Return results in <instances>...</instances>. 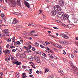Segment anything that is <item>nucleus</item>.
<instances>
[{"label":"nucleus","mask_w":78,"mask_h":78,"mask_svg":"<svg viewBox=\"0 0 78 78\" xmlns=\"http://www.w3.org/2000/svg\"><path fill=\"white\" fill-rule=\"evenodd\" d=\"M45 48L46 49V50H48V51L50 50V48H49L48 47H46Z\"/></svg>","instance_id":"e433bc0d"},{"label":"nucleus","mask_w":78,"mask_h":78,"mask_svg":"<svg viewBox=\"0 0 78 78\" xmlns=\"http://www.w3.org/2000/svg\"><path fill=\"white\" fill-rule=\"evenodd\" d=\"M28 59L29 61H33V58L32 56H30L29 58H28Z\"/></svg>","instance_id":"dca6fc26"},{"label":"nucleus","mask_w":78,"mask_h":78,"mask_svg":"<svg viewBox=\"0 0 78 78\" xmlns=\"http://www.w3.org/2000/svg\"><path fill=\"white\" fill-rule=\"evenodd\" d=\"M15 48V47L14 46H10L11 48Z\"/></svg>","instance_id":"58836bf2"},{"label":"nucleus","mask_w":78,"mask_h":78,"mask_svg":"<svg viewBox=\"0 0 78 78\" xmlns=\"http://www.w3.org/2000/svg\"><path fill=\"white\" fill-rule=\"evenodd\" d=\"M69 64H70L73 65V63H72V61H71L70 62Z\"/></svg>","instance_id":"bf43d9fd"},{"label":"nucleus","mask_w":78,"mask_h":78,"mask_svg":"<svg viewBox=\"0 0 78 78\" xmlns=\"http://www.w3.org/2000/svg\"><path fill=\"white\" fill-rule=\"evenodd\" d=\"M40 46L41 47V48H45V47H44L41 45H40Z\"/></svg>","instance_id":"ea45409f"},{"label":"nucleus","mask_w":78,"mask_h":78,"mask_svg":"<svg viewBox=\"0 0 78 78\" xmlns=\"http://www.w3.org/2000/svg\"><path fill=\"white\" fill-rule=\"evenodd\" d=\"M5 51V55H7V54L10 51H9V50H8L6 49Z\"/></svg>","instance_id":"f3484780"},{"label":"nucleus","mask_w":78,"mask_h":78,"mask_svg":"<svg viewBox=\"0 0 78 78\" xmlns=\"http://www.w3.org/2000/svg\"><path fill=\"white\" fill-rule=\"evenodd\" d=\"M12 42L13 43V42H15V41L16 40V38H15V37H14V36H13V37H12Z\"/></svg>","instance_id":"2eb2a0df"},{"label":"nucleus","mask_w":78,"mask_h":78,"mask_svg":"<svg viewBox=\"0 0 78 78\" xmlns=\"http://www.w3.org/2000/svg\"><path fill=\"white\" fill-rule=\"evenodd\" d=\"M28 39H29V40H32V38H31V37H28Z\"/></svg>","instance_id":"de8ad7c7"},{"label":"nucleus","mask_w":78,"mask_h":78,"mask_svg":"<svg viewBox=\"0 0 78 78\" xmlns=\"http://www.w3.org/2000/svg\"><path fill=\"white\" fill-rule=\"evenodd\" d=\"M16 51V50L15 49H13L12 50V51L13 52H15Z\"/></svg>","instance_id":"79ce46f5"},{"label":"nucleus","mask_w":78,"mask_h":78,"mask_svg":"<svg viewBox=\"0 0 78 78\" xmlns=\"http://www.w3.org/2000/svg\"><path fill=\"white\" fill-rule=\"evenodd\" d=\"M59 42L60 44H62V45H66L67 43L66 41H60Z\"/></svg>","instance_id":"ddd939ff"},{"label":"nucleus","mask_w":78,"mask_h":78,"mask_svg":"<svg viewBox=\"0 0 78 78\" xmlns=\"http://www.w3.org/2000/svg\"><path fill=\"white\" fill-rule=\"evenodd\" d=\"M32 50L34 51H35V50H36V49L34 48V47H33Z\"/></svg>","instance_id":"37998d69"},{"label":"nucleus","mask_w":78,"mask_h":78,"mask_svg":"<svg viewBox=\"0 0 78 78\" xmlns=\"http://www.w3.org/2000/svg\"><path fill=\"white\" fill-rule=\"evenodd\" d=\"M18 5L19 6H20V7H21V5L20 4V2H18Z\"/></svg>","instance_id":"473e14b6"},{"label":"nucleus","mask_w":78,"mask_h":78,"mask_svg":"<svg viewBox=\"0 0 78 78\" xmlns=\"http://www.w3.org/2000/svg\"><path fill=\"white\" fill-rule=\"evenodd\" d=\"M32 66L33 68H34V69H36V67H35V66L34 64L32 65Z\"/></svg>","instance_id":"a18cd8bd"},{"label":"nucleus","mask_w":78,"mask_h":78,"mask_svg":"<svg viewBox=\"0 0 78 78\" xmlns=\"http://www.w3.org/2000/svg\"><path fill=\"white\" fill-rule=\"evenodd\" d=\"M36 73H37V74H39L40 73L39 72V71L38 70H37L36 71Z\"/></svg>","instance_id":"3c124183"},{"label":"nucleus","mask_w":78,"mask_h":78,"mask_svg":"<svg viewBox=\"0 0 78 78\" xmlns=\"http://www.w3.org/2000/svg\"><path fill=\"white\" fill-rule=\"evenodd\" d=\"M4 16H5V15L3 13H1V17H4Z\"/></svg>","instance_id":"a878e982"},{"label":"nucleus","mask_w":78,"mask_h":78,"mask_svg":"<svg viewBox=\"0 0 78 78\" xmlns=\"http://www.w3.org/2000/svg\"><path fill=\"white\" fill-rule=\"evenodd\" d=\"M58 72L60 73V74L61 75V76L63 75V74H64V72L63 71V70L58 69Z\"/></svg>","instance_id":"f8f14e48"},{"label":"nucleus","mask_w":78,"mask_h":78,"mask_svg":"<svg viewBox=\"0 0 78 78\" xmlns=\"http://www.w3.org/2000/svg\"><path fill=\"white\" fill-rule=\"evenodd\" d=\"M16 44H19V45H20V44H21L20 42L19 41H17L16 42Z\"/></svg>","instance_id":"bb28decb"},{"label":"nucleus","mask_w":78,"mask_h":78,"mask_svg":"<svg viewBox=\"0 0 78 78\" xmlns=\"http://www.w3.org/2000/svg\"><path fill=\"white\" fill-rule=\"evenodd\" d=\"M71 16L72 17V18L73 19H76L75 16H74L73 15H72Z\"/></svg>","instance_id":"393cba45"},{"label":"nucleus","mask_w":78,"mask_h":78,"mask_svg":"<svg viewBox=\"0 0 78 78\" xmlns=\"http://www.w3.org/2000/svg\"><path fill=\"white\" fill-rule=\"evenodd\" d=\"M36 61L37 63H40V59H39V58H38Z\"/></svg>","instance_id":"412c9836"},{"label":"nucleus","mask_w":78,"mask_h":78,"mask_svg":"<svg viewBox=\"0 0 78 78\" xmlns=\"http://www.w3.org/2000/svg\"><path fill=\"white\" fill-rule=\"evenodd\" d=\"M34 58H35L36 60H37L39 58L36 55H35L34 56Z\"/></svg>","instance_id":"aec40b11"},{"label":"nucleus","mask_w":78,"mask_h":78,"mask_svg":"<svg viewBox=\"0 0 78 78\" xmlns=\"http://www.w3.org/2000/svg\"><path fill=\"white\" fill-rule=\"evenodd\" d=\"M25 75H26V73H23V74H22L23 76H25Z\"/></svg>","instance_id":"864d4df0"},{"label":"nucleus","mask_w":78,"mask_h":78,"mask_svg":"<svg viewBox=\"0 0 78 78\" xmlns=\"http://www.w3.org/2000/svg\"><path fill=\"white\" fill-rule=\"evenodd\" d=\"M58 4L60 6H63L64 5V1L63 0H60L58 2Z\"/></svg>","instance_id":"423d86ee"},{"label":"nucleus","mask_w":78,"mask_h":78,"mask_svg":"<svg viewBox=\"0 0 78 78\" xmlns=\"http://www.w3.org/2000/svg\"><path fill=\"white\" fill-rule=\"evenodd\" d=\"M35 53H36V54H39V55H40V54H41V52L39 51H35Z\"/></svg>","instance_id":"4468645a"},{"label":"nucleus","mask_w":78,"mask_h":78,"mask_svg":"<svg viewBox=\"0 0 78 78\" xmlns=\"http://www.w3.org/2000/svg\"><path fill=\"white\" fill-rule=\"evenodd\" d=\"M48 56L51 59H52V58H53V56H52V55H50V54H48Z\"/></svg>","instance_id":"6ab92c4d"},{"label":"nucleus","mask_w":78,"mask_h":78,"mask_svg":"<svg viewBox=\"0 0 78 78\" xmlns=\"http://www.w3.org/2000/svg\"><path fill=\"white\" fill-rule=\"evenodd\" d=\"M64 12H60L57 13V15L60 18L62 17V16H64Z\"/></svg>","instance_id":"39448f33"},{"label":"nucleus","mask_w":78,"mask_h":78,"mask_svg":"<svg viewBox=\"0 0 78 78\" xmlns=\"http://www.w3.org/2000/svg\"><path fill=\"white\" fill-rule=\"evenodd\" d=\"M28 27H31V24H30V23H29V24L28 25Z\"/></svg>","instance_id":"69168bd1"},{"label":"nucleus","mask_w":78,"mask_h":78,"mask_svg":"<svg viewBox=\"0 0 78 78\" xmlns=\"http://www.w3.org/2000/svg\"><path fill=\"white\" fill-rule=\"evenodd\" d=\"M30 77V78H31V77H33V75H30L29 76Z\"/></svg>","instance_id":"13d9d810"},{"label":"nucleus","mask_w":78,"mask_h":78,"mask_svg":"<svg viewBox=\"0 0 78 78\" xmlns=\"http://www.w3.org/2000/svg\"><path fill=\"white\" fill-rule=\"evenodd\" d=\"M63 53L64 55H66V51H65L64 50L63 51Z\"/></svg>","instance_id":"4c0bfd02"},{"label":"nucleus","mask_w":78,"mask_h":78,"mask_svg":"<svg viewBox=\"0 0 78 78\" xmlns=\"http://www.w3.org/2000/svg\"><path fill=\"white\" fill-rule=\"evenodd\" d=\"M13 64H15L16 65H18V66H19L21 64V62H19V61H15L13 62Z\"/></svg>","instance_id":"9d476101"},{"label":"nucleus","mask_w":78,"mask_h":78,"mask_svg":"<svg viewBox=\"0 0 78 78\" xmlns=\"http://www.w3.org/2000/svg\"><path fill=\"white\" fill-rule=\"evenodd\" d=\"M53 28H54V29H55V30H58V28L57 27H54Z\"/></svg>","instance_id":"09e8293b"},{"label":"nucleus","mask_w":78,"mask_h":78,"mask_svg":"<svg viewBox=\"0 0 78 78\" xmlns=\"http://www.w3.org/2000/svg\"><path fill=\"white\" fill-rule=\"evenodd\" d=\"M54 10L55 11H61L62 10V9L58 5H56L54 6Z\"/></svg>","instance_id":"7ed1b4c3"},{"label":"nucleus","mask_w":78,"mask_h":78,"mask_svg":"<svg viewBox=\"0 0 78 78\" xmlns=\"http://www.w3.org/2000/svg\"><path fill=\"white\" fill-rule=\"evenodd\" d=\"M50 78H54V77H53V76L52 75H50Z\"/></svg>","instance_id":"f704fd0d"},{"label":"nucleus","mask_w":78,"mask_h":78,"mask_svg":"<svg viewBox=\"0 0 78 78\" xmlns=\"http://www.w3.org/2000/svg\"><path fill=\"white\" fill-rule=\"evenodd\" d=\"M31 23V25H33V26H34V25H35V24H34V23Z\"/></svg>","instance_id":"e2e57ef3"},{"label":"nucleus","mask_w":78,"mask_h":78,"mask_svg":"<svg viewBox=\"0 0 78 78\" xmlns=\"http://www.w3.org/2000/svg\"><path fill=\"white\" fill-rule=\"evenodd\" d=\"M57 11H56L55 10L52 11L51 13V15L52 16H56V14H57Z\"/></svg>","instance_id":"1a4fd4ad"},{"label":"nucleus","mask_w":78,"mask_h":78,"mask_svg":"<svg viewBox=\"0 0 78 78\" xmlns=\"http://www.w3.org/2000/svg\"><path fill=\"white\" fill-rule=\"evenodd\" d=\"M34 44H35L36 45H37V46H38V45H39V43L37 42H35Z\"/></svg>","instance_id":"2f4dec72"},{"label":"nucleus","mask_w":78,"mask_h":78,"mask_svg":"<svg viewBox=\"0 0 78 78\" xmlns=\"http://www.w3.org/2000/svg\"><path fill=\"white\" fill-rule=\"evenodd\" d=\"M3 51V48H0V51Z\"/></svg>","instance_id":"4d7b16f0"},{"label":"nucleus","mask_w":78,"mask_h":78,"mask_svg":"<svg viewBox=\"0 0 78 78\" xmlns=\"http://www.w3.org/2000/svg\"><path fill=\"white\" fill-rule=\"evenodd\" d=\"M27 45H28L29 46V49H31V45L30 44H29V43H27Z\"/></svg>","instance_id":"a211bd4d"},{"label":"nucleus","mask_w":78,"mask_h":78,"mask_svg":"<svg viewBox=\"0 0 78 78\" xmlns=\"http://www.w3.org/2000/svg\"><path fill=\"white\" fill-rule=\"evenodd\" d=\"M53 58H54V59H57V57L55 55H53Z\"/></svg>","instance_id":"7c9ffc66"},{"label":"nucleus","mask_w":78,"mask_h":78,"mask_svg":"<svg viewBox=\"0 0 78 78\" xmlns=\"http://www.w3.org/2000/svg\"><path fill=\"white\" fill-rule=\"evenodd\" d=\"M9 44H7L6 46V47H7V48H8V47H9Z\"/></svg>","instance_id":"5fc2aeb1"},{"label":"nucleus","mask_w":78,"mask_h":78,"mask_svg":"<svg viewBox=\"0 0 78 78\" xmlns=\"http://www.w3.org/2000/svg\"><path fill=\"white\" fill-rule=\"evenodd\" d=\"M60 36L62 37H63L64 39H69V36H70V34L68 33H65V34H60Z\"/></svg>","instance_id":"f03ea898"},{"label":"nucleus","mask_w":78,"mask_h":78,"mask_svg":"<svg viewBox=\"0 0 78 78\" xmlns=\"http://www.w3.org/2000/svg\"><path fill=\"white\" fill-rule=\"evenodd\" d=\"M5 61H7V62H8V58H5Z\"/></svg>","instance_id":"680f3d73"},{"label":"nucleus","mask_w":78,"mask_h":78,"mask_svg":"<svg viewBox=\"0 0 78 78\" xmlns=\"http://www.w3.org/2000/svg\"><path fill=\"white\" fill-rule=\"evenodd\" d=\"M74 24H76V25H77V21H74Z\"/></svg>","instance_id":"052dcab7"},{"label":"nucleus","mask_w":78,"mask_h":78,"mask_svg":"<svg viewBox=\"0 0 78 78\" xmlns=\"http://www.w3.org/2000/svg\"><path fill=\"white\" fill-rule=\"evenodd\" d=\"M8 29H4L3 30V32L4 33H5V34H9V32L8 31Z\"/></svg>","instance_id":"9b49d317"},{"label":"nucleus","mask_w":78,"mask_h":78,"mask_svg":"<svg viewBox=\"0 0 78 78\" xmlns=\"http://www.w3.org/2000/svg\"><path fill=\"white\" fill-rule=\"evenodd\" d=\"M57 47L58 48H62V47L60 45H58L57 46Z\"/></svg>","instance_id":"4be33fe9"},{"label":"nucleus","mask_w":78,"mask_h":78,"mask_svg":"<svg viewBox=\"0 0 78 78\" xmlns=\"http://www.w3.org/2000/svg\"><path fill=\"white\" fill-rule=\"evenodd\" d=\"M72 68H74L75 69L76 68V67H75V66H72Z\"/></svg>","instance_id":"338daca9"},{"label":"nucleus","mask_w":78,"mask_h":78,"mask_svg":"<svg viewBox=\"0 0 78 78\" xmlns=\"http://www.w3.org/2000/svg\"><path fill=\"white\" fill-rule=\"evenodd\" d=\"M38 12L39 14H41L42 13V10H39V11H38Z\"/></svg>","instance_id":"72a5a7b5"},{"label":"nucleus","mask_w":78,"mask_h":78,"mask_svg":"<svg viewBox=\"0 0 78 78\" xmlns=\"http://www.w3.org/2000/svg\"><path fill=\"white\" fill-rule=\"evenodd\" d=\"M46 43V44H50V42L47 41H46L45 42Z\"/></svg>","instance_id":"49530a36"},{"label":"nucleus","mask_w":78,"mask_h":78,"mask_svg":"<svg viewBox=\"0 0 78 78\" xmlns=\"http://www.w3.org/2000/svg\"><path fill=\"white\" fill-rule=\"evenodd\" d=\"M63 60L65 62H66L67 61L66 59L65 58H63Z\"/></svg>","instance_id":"6e6d98bb"},{"label":"nucleus","mask_w":78,"mask_h":78,"mask_svg":"<svg viewBox=\"0 0 78 78\" xmlns=\"http://www.w3.org/2000/svg\"><path fill=\"white\" fill-rule=\"evenodd\" d=\"M22 68H23V69H27V66H22Z\"/></svg>","instance_id":"c756f323"},{"label":"nucleus","mask_w":78,"mask_h":78,"mask_svg":"<svg viewBox=\"0 0 78 78\" xmlns=\"http://www.w3.org/2000/svg\"><path fill=\"white\" fill-rule=\"evenodd\" d=\"M20 15V13L19 12H17V16H19Z\"/></svg>","instance_id":"774afa93"},{"label":"nucleus","mask_w":78,"mask_h":78,"mask_svg":"<svg viewBox=\"0 0 78 78\" xmlns=\"http://www.w3.org/2000/svg\"><path fill=\"white\" fill-rule=\"evenodd\" d=\"M55 22H57V23H59V21L58 20H55Z\"/></svg>","instance_id":"8fccbe9b"},{"label":"nucleus","mask_w":78,"mask_h":78,"mask_svg":"<svg viewBox=\"0 0 78 78\" xmlns=\"http://www.w3.org/2000/svg\"><path fill=\"white\" fill-rule=\"evenodd\" d=\"M10 59L11 60H12V61H13V60L14 59V57H11Z\"/></svg>","instance_id":"c9c22d12"},{"label":"nucleus","mask_w":78,"mask_h":78,"mask_svg":"<svg viewBox=\"0 0 78 78\" xmlns=\"http://www.w3.org/2000/svg\"><path fill=\"white\" fill-rule=\"evenodd\" d=\"M19 22V21L16 18H14L13 22H12V24H16V23H18Z\"/></svg>","instance_id":"6e6552de"},{"label":"nucleus","mask_w":78,"mask_h":78,"mask_svg":"<svg viewBox=\"0 0 78 78\" xmlns=\"http://www.w3.org/2000/svg\"><path fill=\"white\" fill-rule=\"evenodd\" d=\"M50 36H51V37H55L54 35H50Z\"/></svg>","instance_id":"603ef678"},{"label":"nucleus","mask_w":78,"mask_h":78,"mask_svg":"<svg viewBox=\"0 0 78 78\" xmlns=\"http://www.w3.org/2000/svg\"><path fill=\"white\" fill-rule=\"evenodd\" d=\"M24 4L25 6H27V8H29V9H30V8H31L30 5V4H29V3L27 2L26 1H24Z\"/></svg>","instance_id":"0eeeda50"},{"label":"nucleus","mask_w":78,"mask_h":78,"mask_svg":"<svg viewBox=\"0 0 78 78\" xmlns=\"http://www.w3.org/2000/svg\"><path fill=\"white\" fill-rule=\"evenodd\" d=\"M71 57H72V58H74V56H73V55L72 54L71 55Z\"/></svg>","instance_id":"0e129e2a"},{"label":"nucleus","mask_w":78,"mask_h":78,"mask_svg":"<svg viewBox=\"0 0 78 78\" xmlns=\"http://www.w3.org/2000/svg\"><path fill=\"white\" fill-rule=\"evenodd\" d=\"M42 44H43L45 46H46L47 45V44H46V42H42Z\"/></svg>","instance_id":"5701e85b"},{"label":"nucleus","mask_w":78,"mask_h":78,"mask_svg":"<svg viewBox=\"0 0 78 78\" xmlns=\"http://www.w3.org/2000/svg\"><path fill=\"white\" fill-rule=\"evenodd\" d=\"M7 42H11V38H8L6 40Z\"/></svg>","instance_id":"b1692460"},{"label":"nucleus","mask_w":78,"mask_h":78,"mask_svg":"<svg viewBox=\"0 0 78 78\" xmlns=\"http://www.w3.org/2000/svg\"><path fill=\"white\" fill-rule=\"evenodd\" d=\"M63 19L66 20H68V22L69 23H70V21L69 20V15L67 14H65L63 16Z\"/></svg>","instance_id":"20e7f679"},{"label":"nucleus","mask_w":78,"mask_h":78,"mask_svg":"<svg viewBox=\"0 0 78 78\" xmlns=\"http://www.w3.org/2000/svg\"><path fill=\"white\" fill-rule=\"evenodd\" d=\"M23 34H24L25 35V36H27V32H24L23 33Z\"/></svg>","instance_id":"c03bdc74"},{"label":"nucleus","mask_w":78,"mask_h":78,"mask_svg":"<svg viewBox=\"0 0 78 78\" xmlns=\"http://www.w3.org/2000/svg\"><path fill=\"white\" fill-rule=\"evenodd\" d=\"M30 64H31L33 65V64H34V63L33 62H30Z\"/></svg>","instance_id":"a19ab883"},{"label":"nucleus","mask_w":78,"mask_h":78,"mask_svg":"<svg viewBox=\"0 0 78 78\" xmlns=\"http://www.w3.org/2000/svg\"><path fill=\"white\" fill-rule=\"evenodd\" d=\"M16 0H5V2L6 3H9L11 7L14 8L16 6Z\"/></svg>","instance_id":"f257e3e1"},{"label":"nucleus","mask_w":78,"mask_h":78,"mask_svg":"<svg viewBox=\"0 0 78 78\" xmlns=\"http://www.w3.org/2000/svg\"><path fill=\"white\" fill-rule=\"evenodd\" d=\"M48 71H49V70L48 69H45V72L46 73L48 72Z\"/></svg>","instance_id":"cd10ccee"},{"label":"nucleus","mask_w":78,"mask_h":78,"mask_svg":"<svg viewBox=\"0 0 78 78\" xmlns=\"http://www.w3.org/2000/svg\"><path fill=\"white\" fill-rule=\"evenodd\" d=\"M42 55L43 56H44V57H46V56H47V55H46V54H45V53H44Z\"/></svg>","instance_id":"c85d7f7f"}]
</instances>
